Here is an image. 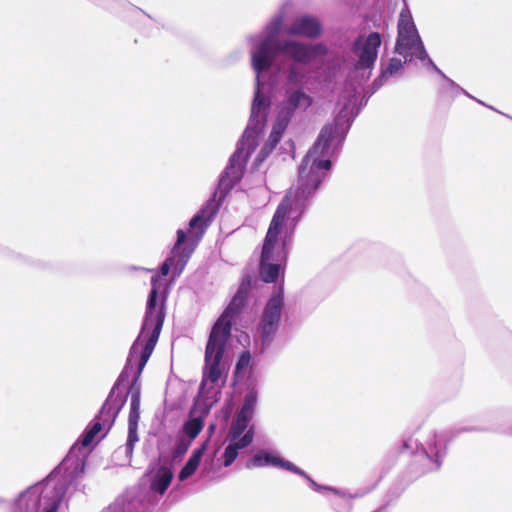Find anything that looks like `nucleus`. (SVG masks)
I'll list each match as a JSON object with an SVG mask.
<instances>
[{
    "mask_svg": "<svg viewBox=\"0 0 512 512\" xmlns=\"http://www.w3.org/2000/svg\"><path fill=\"white\" fill-rule=\"evenodd\" d=\"M250 420L236 416L235 421L232 423L229 431V441H238L242 438V434L248 428Z\"/></svg>",
    "mask_w": 512,
    "mask_h": 512,
    "instance_id": "nucleus-21",
    "label": "nucleus"
},
{
    "mask_svg": "<svg viewBox=\"0 0 512 512\" xmlns=\"http://www.w3.org/2000/svg\"><path fill=\"white\" fill-rule=\"evenodd\" d=\"M373 87H374V90H372V93H375V91L378 89L376 88V86L373 84Z\"/></svg>",
    "mask_w": 512,
    "mask_h": 512,
    "instance_id": "nucleus-25",
    "label": "nucleus"
},
{
    "mask_svg": "<svg viewBox=\"0 0 512 512\" xmlns=\"http://www.w3.org/2000/svg\"><path fill=\"white\" fill-rule=\"evenodd\" d=\"M357 91L347 86L338 104L341 106L334 122L324 126L298 168V178L278 205L269 225L261 253L260 277L275 282L284 268L294 230L317 191L327 179L334 157L360 112L356 107Z\"/></svg>",
    "mask_w": 512,
    "mask_h": 512,
    "instance_id": "nucleus-2",
    "label": "nucleus"
},
{
    "mask_svg": "<svg viewBox=\"0 0 512 512\" xmlns=\"http://www.w3.org/2000/svg\"><path fill=\"white\" fill-rule=\"evenodd\" d=\"M414 59L420 60L424 66L431 67L436 73H438L441 77L445 74L437 67V65L433 62V60L429 57V55L426 53V56L422 55H416Z\"/></svg>",
    "mask_w": 512,
    "mask_h": 512,
    "instance_id": "nucleus-24",
    "label": "nucleus"
},
{
    "mask_svg": "<svg viewBox=\"0 0 512 512\" xmlns=\"http://www.w3.org/2000/svg\"><path fill=\"white\" fill-rule=\"evenodd\" d=\"M255 281L256 278L250 275L248 271L243 273L241 283L235 295L214 324L210 333L211 335L228 339L234 321L247 305L249 292L252 287V283Z\"/></svg>",
    "mask_w": 512,
    "mask_h": 512,
    "instance_id": "nucleus-7",
    "label": "nucleus"
},
{
    "mask_svg": "<svg viewBox=\"0 0 512 512\" xmlns=\"http://www.w3.org/2000/svg\"><path fill=\"white\" fill-rule=\"evenodd\" d=\"M395 52L403 56L405 62L413 61L416 55L426 56V49L408 9L400 13Z\"/></svg>",
    "mask_w": 512,
    "mask_h": 512,
    "instance_id": "nucleus-9",
    "label": "nucleus"
},
{
    "mask_svg": "<svg viewBox=\"0 0 512 512\" xmlns=\"http://www.w3.org/2000/svg\"><path fill=\"white\" fill-rule=\"evenodd\" d=\"M251 356L249 351H244L241 353L235 369V374L239 375L241 373H244V371L248 368L250 364Z\"/></svg>",
    "mask_w": 512,
    "mask_h": 512,
    "instance_id": "nucleus-22",
    "label": "nucleus"
},
{
    "mask_svg": "<svg viewBox=\"0 0 512 512\" xmlns=\"http://www.w3.org/2000/svg\"><path fill=\"white\" fill-rule=\"evenodd\" d=\"M284 21L282 12L276 14L266 24L263 32L249 37L251 44V65L256 73L254 98L247 127L242 138L237 143L235 152L231 155L229 163L218 182L213 198L192 217L189 222L190 230L199 229L200 236L216 216L222 199L241 179L243 169L250 154L257 145V137L266 125L271 106V98L265 94L266 83L264 73L273 65L275 58L283 54L293 61L286 70V83L283 98L277 105L276 119L267 142L258 154V161H264L280 142L291 119L299 112H304L313 104L303 84L305 74L298 65H323L329 56V49L323 43H306L297 40H278Z\"/></svg>",
    "mask_w": 512,
    "mask_h": 512,
    "instance_id": "nucleus-1",
    "label": "nucleus"
},
{
    "mask_svg": "<svg viewBox=\"0 0 512 512\" xmlns=\"http://www.w3.org/2000/svg\"><path fill=\"white\" fill-rule=\"evenodd\" d=\"M257 401V392L253 389L250 390L245 395L242 407L237 415L240 416L241 418H245L251 421L257 406Z\"/></svg>",
    "mask_w": 512,
    "mask_h": 512,
    "instance_id": "nucleus-17",
    "label": "nucleus"
},
{
    "mask_svg": "<svg viewBox=\"0 0 512 512\" xmlns=\"http://www.w3.org/2000/svg\"><path fill=\"white\" fill-rule=\"evenodd\" d=\"M246 466L247 468L272 466L288 470L306 479L313 490L317 492L328 491L346 500L362 498L371 491V489L368 488H359L351 491L348 489H338L331 486L320 485L315 482L304 470L300 469L292 462L283 459L277 452L269 451L266 449L257 451L247 462Z\"/></svg>",
    "mask_w": 512,
    "mask_h": 512,
    "instance_id": "nucleus-6",
    "label": "nucleus"
},
{
    "mask_svg": "<svg viewBox=\"0 0 512 512\" xmlns=\"http://www.w3.org/2000/svg\"><path fill=\"white\" fill-rule=\"evenodd\" d=\"M185 240L186 232L182 229H178L177 240L169 256L165 259L159 268L160 274L162 276H167L171 272L173 279H175L179 277L183 272L192 253V249L187 251L184 250L183 252L180 251L181 246L184 244Z\"/></svg>",
    "mask_w": 512,
    "mask_h": 512,
    "instance_id": "nucleus-13",
    "label": "nucleus"
},
{
    "mask_svg": "<svg viewBox=\"0 0 512 512\" xmlns=\"http://www.w3.org/2000/svg\"><path fill=\"white\" fill-rule=\"evenodd\" d=\"M254 437V431L252 428L248 429L241 439L238 441H229V444L225 448L223 453V465L229 467L237 458L238 451L249 446Z\"/></svg>",
    "mask_w": 512,
    "mask_h": 512,
    "instance_id": "nucleus-15",
    "label": "nucleus"
},
{
    "mask_svg": "<svg viewBox=\"0 0 512 512\" xmlns=\"http://www.w3.org/2000/svg\"><path fill=\"white\" fill-rule=\"evenodd\" d=\"M227 339L215 335L209 336L205 350V369L200 389L208 384L215 385L220 378L219 364L224 354Z\"/></svg>",
    "mask_w": 512,
    "mask_h": 512,
    "instance_id": "nucleus-12",
    "label": "nucleus"
},
{
    "mask_svg": "<svg viewBox=\"0 0 512 512\" xmlns=\"http://www.w3.org/2000/svg\"><path fill=\"white\" fill-rule=\"evenodd\" d=\"M161 282L158 274L151 278V290L140 333L132 344L124 369L114 383L98 415L84 430L78 441L70 448L61 462L69 477L80 476L84 472L85 462L90 453V444L103 431L104 437L113 425L117 415L130 395L128 418V437L126 452L131 453L138 442V422L140 419L141 373L149 360L159 339L165 320L164 303L166 296L159 299Z\"/></svg>",
    "mask_w": 512,
    "mask_h": 512,
    "instance_id": "nucleus-3",
    "label": "nucleus"
},
{
    "mask_svg": "<svg viewBox=\"0 0 512 512\" xmlns=\"http://www.w3.org/2000/svg\"><path fill=\"white\" fill-rule=\"evenodd\" d=\"M404 448L414 451L420 449L421 453L431 463L430 471L438 470L446 454V436L444 433L430 432L426 439L418 443V440L409 438L404 442Z\"/></svg>",
    "mask_w": 512,
    "mask_h": 512,
    "instance_id": "nucleus-10",
    "label": "nucleus"
},
{
    "mask_svg": "<svg viewBox=\"0 0 512 512\" xmlns=\"http://www.w3.org/2000/svg\"><path fill=\"white\" fill-rule=\"evenodd\" d=\"M172 478L173 472L170 467L159 466L151 473L149 491H144L141 488L130 490L102 512H148L156 501L151 493L162 496L169 487Z\"/></svg>",
    "mask_w": 512,
    "mask_h": 512,
    "instance_id": "nucleus-5",
    "label": "nucleus"
},
{
    "mask_svg": "<svg viewBox=\"0 0 512 512\" xmlns=\"http://www.w3.org/2000/svg\"><path fill=\"white\" fill-rule=\"evenodd\" d=\"M445 83L440 87V94L446 95L451 99H454L459 94H464L465 96L475 99L472 95H470L465 89L460 87L456 82L447 77L446 75L442 76Z\"/></svg>",
    "mask_w": 512,
    "mask_h": 512,
    "instance_id": "nucleus-19",
    "label": "nucleus"
},
{
    "mask_svg": "<svg viewBox=\"0 0 512 512\" xmlns=\"http://www.w3.org/2000/svg\"><path fill=\"white\" fill-rule=\"evenodd\" d=\"M203 428L201 417H191L183 425L182 432L189 440L195 439Z\"/></svg>",
    "mask_w": 512,
    "mask_h": 512,
    "instance_id": "nucleus-20",
    "label": "nucleus"
},
{
    "mask_svg": "<svg viewBox=\"0 0 512 512\" xmlns=\"http://www.w3.org/2000/svg\"><path fill=\"white\" fill-rule=\"evenodd\" d=\"M77 477H69L60 465L44 482L33 485L21 493L14 503L12 512H57L68 483Z\"/></svg>",
    "mask_w": 512,
    "mask_h": 512,
    "instance_id": "nucleus-4",
    "label": "nucleus"
},
{
    "mask_svg": "<svg viewBox=\"0 0 512 512\" xmlns=\"http://www.w3.org/2000/svg\"><path fill=\"white\" fill-rule=\"evenodd\" d=\"M381 45V37L378 32H372L368 36H359L353 45V53L357 57L356 70L367 72L366 81L374 67L378 56V48Z\"/></svg>",
    "mask_w": 512,
    "mask_h": 512,
    "instance_id": "nucleus-11",
    "label": "nucleus"
},
{
    "mask_svg": "<svg viewBox=\"0 0 512 512\" xmlns=\"http://www.w3.org/2000/svg\"><path fill=\"white\" fill-rule=\"evenodd\" d=\"M204 450L205 445H202L193 451L192 455L179 472L178 478L180 481H185L195 473L201 462Z\"/></svg>",
    "mask_w": 512,
    "mask_h": 512,
    "instance_id": "nucleus-16",
    "label": "nucleus"
},
{
    "mask_svg": "<svg viewBox=\"0 0 512 512\" xmlns=\"http://www.w3.org/2000/svg\"><path fill=\"white\" fill-rule=\"evenodd\" d=\"M403 67V62L397 58H391L387 66L382 70L381 75L374 80L376 88H380L384 82L392 76H395Z\"/></svg>",
    "mask_w": 512,
    "mask_h": 512,
    "instance_id": "nucleus-18",
    "label": "nucleus"
},
{
    "mask_svg": "<svg viewBox=\"0 0 512 512\" xmlns=\"http://www.w3.org/2000/svg\"><path fill=\"white\" fill-rule=\"evenodd\" d=\"M322 27L320 22L312 16H301L296 18L293 23L285 30L291 36H303L307 38H316L321 34Z\"/></svg>",
    "mask_w": 512,
    "mask_h": 512,
    "instance_id": "nucleus-14",
    "label": "nucleus"
},
{
    "mask_svg": "<svg viewBox=\"0 0 512 512\" xmlns=\"http://www.w3.org/2000/svg\"><path fill=\"white\" fill-rule=\"evenodd\" d=\"M283 305V285H280L266 303L261 315L258 326V336L261 346L260 353H263L274 340L282 316Z\"/></svg>",
    "mask_w": 512,
    "mask_h": 512,
    "instance_id": "nucleus-8",
    "label": "nucleus"
},
{
    "mask_svg": "<svg viewBox=\"0 0 512 512\" xmlns=\"http://www.w3.org/2000/svg\"><path fill=\"white\" fill-rule=\"evenodd\" d=\"M191 442L192 441L189 439L188 440H185L183 438L178 439L175 444L174 450H173L174 457H180V456L184 455L187 452Z\"/></svg>",
    "mask_w": 512,
    "mask_h": 512,
    "instance_id": "nucleus-23",
    "label": "nucleus"
}]
</instances>
